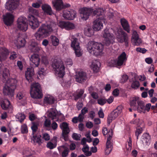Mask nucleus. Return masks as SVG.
I'll return each mask as SVG.
<instances>
[{"instance_id":"nucleus-13","label":"nucleus","mask_w":157,"mask_h":157,"mask_svg":"<svg viewBox=\"0 0 157 157\" xmlns=\"http://www.w3.org/2000/svg\"><path fill=\"white\" fill-rule=\"evenodd\" d=\"M28 20L29 25L32 29H35L40 25V22L37 18L33 15H29L28 16Z\"/></svg>"},{"instance_id":"nucleus-22","label":"nucleus","mask_w":157,"mask_h":157,"mask_svg":"<svg viewBox=\"0 0 157 157\" xmlns=\"http://www.w3.org/2000/svg\"><path fill=\"white\" fill-rule=\"evenodd\" d=\"M13 19L14 16L10 13H8L3 16V21L5 24L7 25H10L13 23Z\"/></svg>"},{"instance_id":"nucleus-15","label":"nucleus","mask_w":157,"mask_h":157,"mask_svg":"<svg viewBox=\"0 0 157 157\" xmlns=\"http://www.w3.org/2000/svg\"><path fill=\"white\" fill-rule=\"evenodd\" d=\"M113 132L112 130L109 132V136L107 137V141L106 143V148L105 152L106 155L109 154L111 151L112 148V143L111 140L113 136Z\"/></svg>"},{"instance_id":"nucleus-33","label":"nucleus","mask_w":157,"mask_h":157,"mask_svg":"<svg viewBox=\"0 0 157 157\" xmlns=\"http://www.w3.org/2000/svg\"><path fill=\"white\" fill-rule=\"evenodd\" d=\"M132 140L130 137H129V139L127 140L128 144H126V150H125V155H128L131 151L132 149Z\"/></svg>"},{"instance_id":"nucleus-44","label":"nucleus","mask_w":157,"mask_h":157,"mask_svg":"<svg viewBox=\"0 0 157 157\" xmlns=\"http://www.w3.org/2000/svg\"><path fill=\"white\" fill-rule=\"evenodd\" d=\"M38 77L40 78H44V76L46 74V72L44 69L43 68H41L40 69L38 72Z\"/></svg>"},{"instance_id":"nucleus-50","label":"nucleus","mask_w":157,"mask_h":157,"mask_svg":"<svg viewBox=\"0 0 157 157\" xmlns=\"http://www.w3.org/2000/svg\"><path fill=\"white\" fill-rule=\"evenodd\" d=\"M140 84L139 82L136 80H133L131 85L132 87L134 89H136L138 88Z\"/></svg>"},{"instance_id":"nucleus-8","label":"nucleus","mask_w":157,"mask_h":157,"mask_svg":"<svg viewBox=\"0 0 157 157\" xmlns=\"http://www.w3.org/2000/svg\"><path fill=\"white\" fill-rule=\"evenodd\" d=\"M20 4L19 0H8L5 5V8L12 11L17 9Z\"/></svg>"},{"instance_id":"nucleus-62","label":"nucleus","mask_w":157,"mask_h":157,"mask_svg":"<svg viewBox=\"0 0 157 157\" xmlns=\"http://www.w3.org/2000/svg\"><path fill=\"white\" fill-rule=\"evenodd\" d=\"M139 38L138 35L136 31L134 30L132 35V38L133 40Z\"/></svg>"},{"instance_id":"nucleus-20","label":"nucleus","mask_w":157,"mask_h":157,"mask_svg":"<svg viewBox=\"0 0 157 157\" xmlns=\"http://www.w3.org/2000/svg\"><path fill=\"white\" fill-rule=\"evenodd\" d=\"M15 89H13L7 85H5L3 88V93L5 95H8L10 97H13L14 94Z\"/></svg>"},{"instance_id":"nucleus-3","label":"nucleus","mask_w":157,"mask_h":157,"mask_svg":"<svg viewBox=\"0 0 157 157\" xmlns=\"http://www.w3.org/2000/svg\"><path fill=\"white\" fill-rule=\"evenodd\" d=\"M52 67L56 75L60 78L63 77L65 74V67L62 61L54 60L52 64Z\"/></svg>"},{"instance_id":"nucleus-1","label":"nucleus","mask_w":157,"mask_h":157,"mask_svg":"<svg viewBox=\"0 0 157 157\" xmlns=\"http://www.w3.org/2000/svg\"><path fill=\"white\" fill-rule=\"evenodd\" d=\"M56 27L57 25L53 22H51L48 24H43L35 33L34 36L37 40H41L48 36L53 30L56 29Z\"/></svg>"},{"instance_id":"nucleus-25","label":"nucleus","mask_w":157,"mask_h":157,"mask_svg":"<svg viewBox=\"0 0 157 157\" xmlns=\"http://www.w3.org/2000/svg\"><path fill=\"white\" fill-rule=\"evenodd\" d=\"M52 3L57 10H60L65 7L62 0H53Z\"/></svg>"},{"instance_id":"nucleus-57","label":"nucleus","mask_w":157,"mask_h":157,"mask_svg":"<svg viewBox=\"0 0 157 157\" xmlns=\"http://www.w3.org/2000/svg\"><path fill=\"white\" fill-rule=\"evenodd\" d=\"M128 77L127 75H123L122 76L120 80V82L122 83H124L128 80Z\"/></svg>"},{"instance_id":"nucleus-6","label":"nucleus","mask_w":157,"mask_h":157,"mask_svg":"<svg viewBox=\"0 0 157 157\" xmlns=\"http://www.w3.org/2000/svg\"><path fill=\"white\" fill-rule=\"evenodd\" d=\"M117 40L121 43H124L126 47L128 46L129 38L128 35L123 31H121L119 33H118L116 36Z\"/></svg>"},{"instance_id":"nucleus-39","label":"nucleus","mask_w":157,"mask_h":157,"mask_svg":"<svg viewBox=\"0 0 157 157\" xmlns=\"http://www.w3.org/2000/svg\"><path fill=\"white\" fill-rule=\"evenodd\" d=\"M54 142L53 143L51 142H49L47 144L46 146L48 148L50 149H52L56 147V137H54Z\"/></svg>"},{"instance_id":"nucleus-14","label":"nucleus","mask_w":157,"mask_h":157,"mask_svg":"<svg viewBox=\"0 0 157 157\" xmlns=\"http://www.w3.org/2000/svg\"><path fill=\"white\" fill-rule=\"evenodd\" d=\"M60 127L62 130V137L65 141L67 140L68 134L70 132L68 124L66 122H63L60 124Z\"/></svg>"},{"instance_id":"nucleus-11","label":"nucleus","mask_w":157,"mask_h":157,"mask_svg":"<svg viewBox=\"0 0 157 157\" xmlns=\"http://www.w3.org/2000/svg\"><path fill=\"white\" fill-rule=\"evenodd\" d=\"M103 36L107 45L109 44L113 43L114 39L113 34L110 33L109 30L105 29L103 32Z\"/></svg>"},{"instance_id":"nucleus-45","label":"nucleus","mask_w":157,"mask_h":157,"mask_svg":"<svg viewBox=\"0 0 157 157\" xmlns=\"http://www.w3.org/2000/svg\"><path fill=\"white\" fill-rule=\"evenodd\" d=\"M39 124V122H33L32 123V125L31 126V129L33 131V133H35L38 129V125Z\"/></svg>"},{"instance_id":"nucleus-29","label":"nucleus","mask_w":157,"mask_h":157,"mask_svg":"<svg viewBox=\"0 0 157 157\" xmlns=\"http://www.w3.org/2000/svg\"><path fill=\"white\" fill-rule=\"evenodd\" d=\"M100 67V63L98 61L95 60L92 62L91 67L94 72H97Z\"/></svg>"},{"instance_id":"nucleus-38","label":"nucleus","mask_w":157,"mask_h":157,"mask_svg":"<svg viewBox=\"0 0 157 157\" xmlns=\"http://www.w3.org/2000/svg\"><path fill=\"white\" fill-rule=\"evenodd\" d=\"M82 150L87 156H91L92 155V152L89 151V147L87 145H84L82 148Z\"/></svg>"},{"instance_id":"nucleus-42","label":"nucleus","mask_w":157,"mask_h":157,"mask_svg":"<svg viewBox=\"0 0 157 157\" xmlns=\"http://www.w3.org/2000/svg\"><path fill=\"white\" fill-rule=\"evenodd\" d=\"M77 94L74 96L75 99L77 100L81 97L84 93V91L82 89H78L76 91Z\"/></svg>"},{"instance_id":"nucleus-43","label":"nucleus","mask_w":157,"mask_h":157,"mask_svg":"<svg viewBox=\"0 0 157 157\" xmlns=\"http://www.w3.org/2000/svg\"><path fill=\"white\" fill-rule=\"evenodd\" d=\"M10 105V102L8 100L5 99L2 103L1 105L3 109H6L9 108Z\"/></svg>"},{"instance_id":"nucleus-54","label":"nucleus","mask_w":157,"mask_h":157,"mask_svg":"<svg viewBox=\"0 0 157 157\" xmlns=\"http://www.w3.org/2000/svg\"><path fill=\"white\" fill-rule=\"evenodd\" d=\"M29 11L30 13L36 15H39V13L37 10L34 9L32 8H31L29 9Z\"/></svg>"},{"instance_id":"nucleus-49","label":"nucleus","mask_w":157,"mask_h":157,"mask_svg":"<svg viewBox=\"0 0 157 157\" xmlns=\"http://www.w3.org/2000/svg\"><path fill=\"white\" fill-rule=\"evenodd\" d=\"M32 154L31 149L29 148L25 149L23 151L24 156H29Z\"/></svg>"},{"instance_id":"nucleus-41","label":"nucleus","mask_w":157,"mask_h":157,"mask_svg":"<svg viewBox=\"0 0 157 157\" xmlns=\"http://www.w3.org/2000/svg\"><path fill=\"white\" fill-rule=\"evenodd\" d=\"M92 13L94 15H97L99 16L102 15L104 12L103 10L101 9H97L95 10H94L92 9Z\"/></svg>"},{"instance_id":"nucleus-35","label":"nucleus","mask_w":157,"mask_h":157,"mask_svg":"<svg viewBox=\"0 0 157 157\" xmlns=\"http://www.w3.org/2000/svg\"><path fill=\"white\" fill-rule=\"evenodd\" d=\"M150 138V136L148 133H144L143 135L142 138V141L144 144L147 145L149 143Z\"/></svg>"},{"instance_id":"nucleus-28","label":"nucleus","mask_w":157,"mask_h":157,"mask_svg":"<svg viewBox=\"0 0 157 157\" xmlns=\"http://www.w3.org/2000/svg\"><path fill=\"white\" fill-rule=\"evenodd\" d=\"M42 10L45 13L49 15H51L53 14V12L51 7L47 4H44L41 6Z\"/></svg>"},{"instance_id":"nucleus-36","label":"nucleus","mask_w":157,"mask_h":157,"mask_svg":"<svg viewBox=\"0 0 157 157\" xmlns=\"http://www.w3.org/2000/svg\"><path fill=\"white\" fill-rule=\"evenodd\" d=\"M145 108V104L144 102L142 101H138L137 108L138 111L140 113L144 112Z\"/></svg>"},{"instance_id":"nucleus-61","label":"nucleus","mask_w":157,"mask_h":157,"mask_svg":"<svg viewBox=\"0 0 157 157\" xmlns=\"http://www.w3.org/2000/svg\"><path fill=\"white\" fill-rule=\"evenodd\" d=\"M42 62L45 65L48 64L49 63L48 60L46 57L43 56L42 57Z\"/></svg>"},{"instance_id":"nucleus-51","label":"nucleus","mask_w":157,"mask_h":157,"mask_svg":"<svg viewBox=\"0 0 157 157\" xmlns=\"http://www.w3.org/2000/svg\"><path fill=\"white\" fill-rule=\"evenodd\" d=\"M51 123L50 121L48 119H45L44 123V127L48 128H51Z\"/></svg>"},{"instance_id":"nucleus-59","label":"nucleus","mask_w":157,"mask_h":157,"mask_svg":"<svg viewBox=\"0 0 157 157\" xmlns=\"http://www.w3.org/2000/svg\"><path fill=\"white\" fill-rule=\"evenodd\" d=\"M43 138L45 141H48L50 139V136L47 133H44L43 135Z\"/></svg>"},{"instance_id":"nucleus-60","label":"nucleus","mask_w":157,"mask_h":157,"mask_svg":"<svg viewBox=\"0 0 157 157\" xmlns=\"http://www.w3.org/2000/svg\"><path fill=\"white\" fill-rule=\"evenodd\" d=\"M106 102V99L103 98H100L98 100V104L101 105H103Z\"/></svg>"},{"instance_id":"nucleus-5","label":"nucleus","mask_w":157,"mask_h":157,"mask_svg":"<svg viewBox=\"0 0 157 157\" xmlns=\"http://www.w3.org/2000/svg\"><path fill=\"white\" fill-rule=\"evenodd\" d=\"M71 46L74 50L76 56L78 57L81 56L82 55V51L80 47L77 39L72 36L71 38Z\"/></svg>"},{"instance_id":"nucleus-21","label":"nucleus","mask_w":157,"mask_h":157,"mask_svg":"<svg viewBox=\"0 0 157 157\" xmlns=\"http://www.w3.org/2000/svg\"><path fill=\"white\" fill-rule=\"evenodd\" d=\"M86 78V73L82 71L78 72L76 75V80L79 83L84 82Z\"/></svg>"},{"instance_id":"nucleus-40","label":"nucleus","mask_w":157,"mask_h":157,"mask_svg":"<svg viewBox=\"0 0 157 157\" xmlns=\"http://www.w3.org/2000/svg\"><path fill=\"white\" fill-rule=\"evenodd\" d=\"M52 44V45L55 46H58L59 42V40L56 36H51L50 37Z\"/></svg>"},{"instance_id":"nucleus-7","label":"nucleus","mask_w":157,"mask_h":157,"mask_svg":"<svg viewBox=\"0 0 157 157\" xmlns=\"http://www.w3.org/2000/svg\"><path fill=\"white\" fill-rule=\"evenodd\" d=\"M122 112V107L118 106L109 115L107 118V122L110 124L112 121L115 120Z\"/></svg>"},{"instance_id":"nucleus-27","label":"nucleus","mask_w":157,"mask_h":157,"mask_svg":"<svg viewBox=\"0 0 157 157\" xmlns=\"http://www.w3.org/2000/svg\"><path fill=\"white\" fill-rule=\"evenodd\" d=\"M30 49L33 52H38L41 49V47L36 42H32L29 46Z\"/></svg>"},{"instance_id":"nucleus-24","label":"nucleus","mask_w":157,"mask_h":157,"mask_svg":"<svg viewBox=\"0 0 157 157\" xmlns=\"http://www.w3.org/2000/svg\"><path fill=\"white\" fill-rule=\"evenodd\" d=\"M29 59L33 63V65H34L36 67H38L40 62V59L38 54H35L32 55Z\"/></svg>"},{"instance_id":"nucleus-17","label":"nucleus","mask_w":157,"mask_h":157,"mask_svg":"<svg viewBox=\"0 0 157 157\" xmlns=\"http://www.w3.org/2000/svg\"><path fill=\"white\" fill-rule=\"evenodd\" d=\"M104 19L102 18H98L94 21L93 28L94 30L99 31L103 28V22Z\"/></svg>"},{"instance_id":"nucleus-46","label":"nucleus","mask_w":157,"mask_h":157,"mask_svg":"<svg viewBox=\"0 0 157 157\" xmlns=\"http://www.w3.org/2000/svg\"><path fill=\"white\" fill-rule=\"evenodd\" d=\"M16 117L18 120L19 121L21 122L25 119V116L24 114L22 113H19L16 115Z\"/></svg>"},{"instance_id":"nucleus-2","label":"nucleus","mask_w":157,"mask_h":157,"mask_svg":"<svg viewBox=\"0 0 157 157\" xmlns=\"http://www.w3.org/2000/svg\"><path fill=\"white\" fill-rule=\"evenodd\" d=\"M86 47L88 52L93 55L98 56L103 54L104 46L101 43L90 41L87 43Z\"/></svg>"},{"instance_id":"nucleus-18","label":"nucleus","mask_w":157,"mask_h":157,"mask_svg":"<svg viewBox=\"0 0 157 157\" xmlns=\"http://www.w3.org/2000/svg\"><path fill=\"white\" fill-rule=\"evenodd\" d=\"M63 17L65 19L68 20H73L75 17L76 12L73 10H64L63 12Z\"/></svg>"},{"instance_id":"nucleus-48","label":"nucleus","mask_w":157,"mask_h":157,"mask_svg":"<svg viewBox=\"0 0 157 157\" xmlns=\"http://www.w3.org/2000/svg\"><path fill=\"white\" fill-rule=\"evenodd\" d=\"M85 33L87 36H90L93 34V30L90 28H88L85 30Z\"/></svg>"},{"instance_id":"nucleus-30","label":"nucleus","mask_w":157,"mask_h":157,"mask_svg":"<svg viewBox=\"0 0 157 157\" xmlns=\"http://www.w3.org/2000/svg\"><path fill=\"white\" fill-rule=\"evenodd\" d=\"M6 82L4 83L7 85H9L10 87L13 88V89H16L17 81L15 78H10L8 79Z\"/></svg>"},{"instance_id":"nucleus-37","label":"nucleus","mask_w":157,"mask_h":157,"mask_svg":"<svg viewBox=\"0 0 157 157\" xmlns=\"http://www.w3.org/2000/svg\"><path fill=\"white\" fill-rule=\"evenodd\" d=\"M17 42L19 46L22 47L24 46L25 43V40L22 37V35L19 34L17 38Z\"/></svg>"},{"instance_id":"nucleus-19","label":"nucleus","mask_w":157,"mask_h":157,"mask_svg":"<svg viewBox=\"0 0 157 157\" xmlns=\"http://www.w3.org/2000/svg\"><path fill=\"white\" fill-rule=\"evenodd\" d=\"M34 75V69L33 67H31L28 68L25 72V77L26 79L29 82L33 81V77Z\"/></svg>"},{"instance_id":"nucleus-31","label":"nucleus","mask_w":157,"mask_h":157,"mask_svg":"<svg viewBox=\"0 0 157 157\" xmlns=\"http://www.w3.org/2000/svg\"><path fill=\"white\" fill-rule=\"evenodd\" d=\"M55 101V98L52 96L49 95L45 96L44 99V103L47 104H52L54 103Z\"/></svg>"},{"instance_id":"nucleus-10","label":"nucleus","mask_w":157,"mask_h":157,"mask_svg":"<svg viewBox=\"0 0 157 157\" xmlns=\"http://www.w3.org/2000/svg\"><path fill=\"white\" fill-rule=\"evenodd\" d=\"M27 19L24 17H20L17 21V27L20 30L25 31L28 29Z\"/></svg>"},{"instance_id":"nucleus-9","label":"nucleus","mask_w":157,"mask_h":157,"mask_svg":"<svg viewBox=\"0 0 157 157\" xmlns=\"http://www.w3.org/2000/svg\"><path fill=\"white\" fill-rule=\"evenodd\" d=\"M127 60L126 55L125 52H123L118 57L117 59L112 60L111 63L113 64L112 66L115 65L121 66Z\"/></svg>"},{"instance_id":"nucleus-52","label":"nucleus","mask_w":157,"mask_h":157,"mask_svg":"<svg viewBox=\"0 0 157 157\" xmlns=\"http://www.w3.org/2000/svg\"><path fill=\"white\" fill-rule=\"evenodd\" d=\"M42 4V1L41 0L38 1L37 2L33 3L32 4V6L33 7L36 8H39L41 5Z\"/></svg>"},{"instance_id":"nucleus-47","label":"nucleus","mask_w":157,"mask_h":157,"mask_svg":"<svg viewBox=\"0 0 157 157\" xmlns=\"http://www.w3.org/2000/svg\"><path fill=\"white\" fill-rule=\"evenodd\" d=\"M139 101L138 98H133L130 103L131 106L133 107H136V103H138V102Z\"/></svg>"},{"instance_id":"nucleus-64","label":"nucleus","mask_w":157,"mask_h":157,"mask_svg":"<svg viewBox=\"0 0 157 157\" xmlns=\"http://www.w3.org/2000/svg\"><path fill=\"white\" fill-rule=\"evenodd\" d=\"M133 40L135 44L136 45H139L141 43V40L139 38Z\"/></svg>"},{"instance_id":"nucleus-32","label":"nucleus","mask_w":157,"mask_h":157,"mask_svg":"<svg viewBox=\"0 0 157 157\" xmlns=\"http://www.w3.org/2000/svg\"><path fill=\"white\" fill-rule=\"evenodd\" d=\"M121 23L124 29L128 33H130L129 26L127 21L124 19L121 20Z\"/></svg>"},{"instance_id":"nucleus-63","label":"nucleus","mask_w":157,"mask_h":157,"mask_svg":"<svg viewBox=\"0 0 157 157\" xmlns=\"http://www.w3.org/2000/svg\"><path fill=\"white\" fill-rule=\"evenodd\" d=\"M142 130L143 129L141 128L138 127V128L137 129L136 132V135L137 136V139H138L139 135L142 133Z\"/></svg>"},{"instance_id":"nucleus-34","label":"nucleus","mask_w":157,"mask_h":157,"mask_svg":"<svg viewBox=\"0 0 157 157\" xmlns=\"http://www.w3.org/2000/svg\"><path fill=\"white\" fill-rule=\"evenodd\" d=\"M48 115L49 117L52 120L56 119L58 115V113L56 110L54 109H52L48 111Z\"/></svg>"},{"instance_id":"nucleus-58","label":"nucleus","mask_w":157,"mask_h":157,"mask_svg":"<svg viewBox=\"0 0 157 157\" xmlns=\"http://www.w3.org/2000/svg\"><path fill=\"white\" fill-rule=\"evenodd\" d=\"M81 136L79 134L74 133L72 136L73 138L76 140H80Z\"/></svg>"},{"instance_id":"nucleus-26","label":"nucleus","mask_w":157,"mask_h":157,"mask_svg":"<svg viewBox=\"0 0 157 157\" xmlns=\"http://www.w3.org/2000/svg\"><path fill=\"white\" fill-rule=\"evenodd\" d=\"M2 81L3 82H6V81L10 78V73L9 70L6 68H4L2 71Z\"/></svg>"},{"instance_id":"nucleus-23","label":"nucleus","mask_w":157,"mask_h":157,"mask_svg":"<svg viewBox=\"0 0 157 157\" xmlns=\"http://www.w3.org/2000/svg\"><path fill=\"white\" fill-rule=\"evenodd\" d=\"M41 136L40 135H37L35 133H33L31 136V141L33 144H36L37 143L38 144H40L42 143V140L41 139Z\"/></svg>"},{"instance_id":"nucleus-4","label":"nucleus","mask_w":157,"mask_h":157,"mask_svg":"<svg viewBox=\"0 0 157 157\" xmlns=\"http://www.w3.org/2000/svg\"><path fill=\"white\" fill-rule=\"evenodd\" d=\"M30 93L33 98L39 99L42 98L40 86L38 82L33 83L31 84Z\"/></svg>"},{"instance_id":"nucleus-56","label":"nucleus","mask_w":157,"mask_h":157,"mask_svg":"<svg viewBox=\"0 0 157 157\" xmlns=\"http://www.w3.org/2000/svg\"><path fill=\"white\" fill-rule=\"evenodd\" d=\"M110 130H112H112L111 129H110L108 131L107 128L105 127H103L102 129V133L104 136L107 135V136L108 137L109 136V132Z\"/></svg>"},{"instance_id":"nucleus-16","label":"nucleus","mask_w":157,"mask_h":157,"mask_svg":"<svg viewBox=\"0 0 157 157\" xmlns=\"http://www.w3.org/2000/svg\"><path fill=\"white\" fill-rule=\"evenodd\" d=\"M58 26L61 28L65 29L67 30H71L75 28V24L69 21H60L58 24Z\"/></svg>"},{"instance_id":"nucleus-55","label":"nucleus","mask_w":157,"mask_h":157,"mask_svg":"<svg viewBox=\"0 0 157 157\" xmlns=\"http://www.w3.org/2000/svg\"><path fill=\"white\" fill-rule=\"evenodd\" d=\"M16 97L17 99L19 100H21L22 99L24 100L25 99V97L21 92L18 93L17 94Z\"/></svg>"},{"instance_id":"nucleus-53","label":"nucleus","mask_w":157,"mask_h":157,"mask_svg":"<svg viewBox=\"0 0 157 157\" xmlns=\"http://www.w3.org/2000/svg\"><path fill=\"white\" fill-rule=\"evenodd\" d=\"M21 132L22 133H26L28 132L27 126L25 124H24L21 126Z\"/></svg>"},{"instance_id":"nucleus-12","label":"nucleus","mask_w":157,"mask_h":157,"mask_svg":"<svg viewBox=\"0 0 157 157\" xmlns=\"http://www.w3.org/2000/svg\"><path fill=\"white\" fill-rule=\"evenodd\" d=\"M91 8H83L80 10V19L82 21H86L89 17L91 13H92Z\"/></svg>"}]
</instances>
